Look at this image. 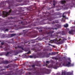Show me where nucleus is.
<instances>
[{"mask_svg":"<svg viewBox=\"0 0 75 75\" xmlns=\"http://www.w3.org/2000/svg\"><path fill=\"white\" fill-rule=\"evenodd\" d=\"M40 62L36 61L35 62V65H29L28 66L29 67H31L32 68H28V71H33L31 72H28L26 74L30 75H41L42 74H45L46 72V71H48V69L45 68H43V69L45 70V71H42L39 72V68L37 67L35 68V66H37V67H41V64H40Z\"/></svg>","mask_w":75,"mask_h":75,"instance_id":"f257e3e1","label":"nucleus"},{"mask_svg":"<svg viewBox=\"0 0 75 75\" xmlns=\"http://www.w3.org/2000/svg\"><path fill=\"white\" fill-rule=\"evenodd\" d=\"M6 3L9 4V6L8 8H9V9H10V8H13V6L14 7L15 6L16 7V6H19V5L18 4L13 5V4H14V3H11L9 1H5L1 2V4L0 5V7H5L6 4Z\"/></svg>","mask_w":75,"mask_h":75,"instance_id":"f03ea898","label":"nucleus"},{"mask_svg":"<svg viewBox=\"0 0 75 75\" xmlns=\"http://www.w3.org/2000/svg\"><path fill=\"white\" fill-rule=\"evenodd\" d=\"M17 11H18L17 10V9L12 11L11 10V9L9 10L8 12H7L3 11L2 12V17H7V16L18 15V14H19V13H16V12H17Z\"/></svg>","mask_w":75,"mask_h":75,"instance_id":"7ed1b4c3","label":"nucleus"},{"mask_svg":"<svg viewBox=\"0 0 75 75\" xmlns=\"http://www.w3.org/2000/svg\"><path fill=\"white\" fill-rule=\"evenodd\" d=\"M61 64V63L59 62H56V64L54 65V66L52 64H50L48 66L47 68H53L54 69H57L58 68V67L59 66H60Z\"/></svg>","mask_w":75,"mask_h":75,"instance_id":"20e7f679","label":"nucleus"},{"mask_svg":"<svg viewBox=\"0 0 75 75\" xmlns=\"http://www.w3.org/2000/svg\"><path fill=\"white\" fill-rule=\"evenodd\" d=\"M37 55H38L39 56H42V58H44L45 57L47 58L49 57V55L48 54L47 52H43L42 53L38 52L37 54Z\"/></svg>","mask_w":75,"mask_h":75,"instance_id":"39448f33","label":"nucleus"},{"mask_svg":"<svg viewBox=\"0 0 75 75\" xmlns=\"http://www.w3.org/2000/svg\"><path fill=\"white\" fill-rule=\"evenodd\" d=\"M61 34L62 35H65V32L64 31H63L62 32H57L55 33L54 34L53 36L54 37H56V38H58V34Z\"/></svg>","mask_w":75,"mask_h":75,"instance_id":"423d86ee","label":"nucleus"},{"mask_svg":"<svg viewBox=\"0 0 75 75\" xmlns=\"http://www.w3.org/2000/svg\"><path fill=\"white\" fill-rule=\"evenodd\" d=\"M54 33V31L53 30H50L49 32L46 31V33L45 32L43 33L42 35L43 34H45V33L48 35L49 36H50V37H52V33Z\"/></svg>","mask_w":75,"mask_h":75,"instance_id":"0eeeda50","label":"nucleus"},{"mask_svg":"<svg viewBox=\"0 0 75 75\" xmlns=\"http://www.w3.org/2000/svg\"><path fill=\"white\" fill-rule=\"evenodd\" d=\"M72 3L69 4H67V6L69 5V7H72L73 6H75V0H72Z\"/></svg>","mask_w":75,"mask_h":75,"instance_id":"6e6552de","label":"nucleus"},{"mask_svg":"<svg viewBox=\"0 0 75 75\" xmlns=\"http://www.w3.org/2000/svg\"><path fill=\"white\" fill-rule=\"evenodd\" d=\"M4 51H8L10 50L9 45L7 44H6L5 47L4 48Z\"/></svg>","mask_w":75,"mask_h":75,"instance_id":"1a4fd4ad","label":"nucleus"},{"mask_svg":"<svg viewBox=\"0 0 75 75\" xmlns=\"http://www.w3.org/2000/svg\"><path fill=\"white\" fill-rule=\"evenodd\" d=\"M28 24V23L25 21L23 22L22 21L21 22V24L23 25H27Z\"/></svg>","mask_w":75,"mask_h":75,"instance_id":"9d476101","label":"nucleus"},{"mask_svg":"<svg viewBox=\"0 0 75 75\" xmlns=\"http://www.w3.org/2000/svg\"><path fill=\"white\" fill-rule=\"evenodd\" d=\"M61 39H58L57 38H56V39L54 40H51L50 41V43H52L54 41H57V42H58V41H59L60 40H61Z\"/></svg>","mask_w":75,"mask_h":75,"instance_id":"9b49d317","label":"nucleus"},{"mask_svg":"<svg viewBox=\"0 0 75 75\" xmlns=\"http://www.w3.org/2000/svg\"><path fill=\"white\" fill-rule=\"evenodd\" d=\"M55 18H56L55 17H51V16H50L49 18H48L47 19L48 20V21H52V20H53L54 19H55Z\"/></svg>","mask_w":75,"mask_h":75,"instance_id":"f8f14e48","label":"nucleus"},{"mask_svg":"<svg viewBox=\"0 0 75 75\" xmlns=\"http://www.w3.org/2000/svg\"><path fill=\"white\" fill-rule=\"evenodd\" d=\"M9 75H17L16 73H14L12 70L9 71Z\"/></svg>","mask_w":75,"mask_h":75,"instance_id":"ddd939ff","label":"nucleus"},{"mask_svg":"<svg viewBox=\"0 0 75 75\" xmlns=\"http://www.w3.org/2000/svg\"><path fill=\"white\" fill-rule=\"evenodd\" d=\"M23 47H24L23 45L22 46H18L17 47H15V48L16 49H17V48H21L22 50H24V48H23Z\"/></svg>","mask_w":75,"mask_h":75,"instance_id":"4468645a","label":"nucleus"},{"mask_svg":"<svg viewBox=\"0 0 75 75\" xmlns=\"http://www.w3.org/2000/svg\"><path fill=\"white\" fill-rule=\"evenodd\" d=\"M70 64H71V62H68L66 64H64V65L65 66V67H70Z\"/></svg>","mask_w":75,"mask_h":75,"instance_id":"2eb2a0df","label":"nucleus"},{"mask_svg":"<svg viewBox=\"0 0 75 75\" xmlns=\"http://www.w3.org/2000/svg\"><path fill=\"white\" fill-rule=\"evenodd\" d=\"M75 32V30H71L69 32V34H74V32Z\"/></svg>","mask_w":75,"mask_h":75,"instance_id":"dca6fc26","label":"nucleus"},{"mask_svg":"<svg viewBox=\"0 0 75 75\" xmlns=\"http://www.w3.org/2000/svg\"><path fill=\"white\" fill-rule=\"evenodd\" d=\"M13 65L12 64H9L8 65V66H4V68H8L9 67H13Z\"/></svg>","mask_w":75,"mask_h":75,"instance_id":"f3484780","label":"nucleus"},{"mask_svg":"<svg viewBox=\"0 0 75 75\" xmlns=\"http://www.w3.org/2000/svg\"><path fill=\"white\" fill-rule=\"evenodd\" d=\"M9 63V61H8L7 60H6L5 61L3 60V64H8Z\"/></svg>","mask_w":75,"mask_h":75,"instance_id":"a211bd4d","label":"nucleus"},{"mask_svg":"<svg viewBox=\"0 0 75 75\" xmlns=\"http://www.w3.org/2000/svg\"><path fill=\"white\" fill-rule=\"evenodd\" d=\"M7 24L6 23H1V22L0 21V26H4V25H7Z\"/></svg>","mask_w":75,"mask_h":75,"instance_id":"6ab92c4d","label":"nucleus"},{"mask_svg":"<svg viewBox=\"0 0 75 75\" xmlns=\"http://www.w3.org/2000/svg\"><path fill=\"white\" fill-rule=\"evenodd\" d=\"M55 26L57 28H61V25L59 24H57L55 25Z\"/></svg>","mask_w":75,"mask_h":75,"instance_id":"aec40b11","label":"nucleus"},{"mask_svg":"<svg viewBox=\"0 0 75 75\" xmlns=\"http://www.w3.org/2000/svg\"><path fill=\"white\" fill-rule=\"evenodd\" d=\"M44 14L46 15L44 16V17L45 18H46V17H48V15H47V14H48V12H45Z\"/></svg>","mask_w":75,"mask_h":75,"instance_id":"412c9836","label":"nucleus"},{"mask_svg":"<svg viewBox=\"0 0 75 75\" xmlns=\"http://www.w3.org/2000/svg\"><path fill=\"white\" fill-rule=\"evenodd\" d=\"M37 35H38V32H36V33H34V34L33 35V37L34 38L36 37Z\"/></svg>","mask_w":75,"mask_h":75,"instance_id":"4be33fe9","label":"nucleus"},{"mask_svg":"<svg viewBox=\"0 0 75 75\" xmlns=\"http://www.w3.org/2000/svg\"><path fill=\"white\" fill-rule=\"evenodd\" d=\"M48 29L49 30H55V29L56 30H57V28H51V27H49L48 28Z\"/></svg>","mask_w":75,"mask_h":75,"instance_id":"5701e85b","label":"nucleus"},{"mask_svg":"<svg viewBox=\"0 0 75 75\" xmlns=\"http://www.w3.org/2000/svg\"><path fill=\"white\" fill-rule=\"evenodd\" d=\"M66 3V1L65 0H63L61 1V4H65Z\"/></svg>","mask_w":75,"mask_h":75,"instance_id":"b1692460","label":"nucleus"},{"mask_svg":"<svg viewBox=\"0 0 75 75\" xmlns=\"http://www.w3.org/2000/svg\"><path fill=\"white\" fill-rule=\"evenodd\" d=\"M59 44H63L64 43V41L62 40L59 41L58 42Z\"/></svg>","mask_w":75,"mask_h":75,"instance_id":"393cba45","label":"nucleus"},{"mask_svg":"<svg viewBox=\"0 0 75 75\" xmlns=\"http://www.w3.org/2000/svg\"><path fill=\"white\" fill-rule=\"evenodd\" d=\"M14 51L16 55H17L18 52H18V50H15Z\"/></svg>","mask_w":75,"mask_h":75,"instance_id":"a878e982","label":"nucleus"},{"mask_svg":"<svg viewBox=\"0 0 75 75\" xmlns=\"http://www.w3.org/2000/svg\"><path fill=\"white\" fill-rule=\"evenodd\" d=\"M45 50L46 51H51L50 50V49L49 48V47H46L45 48Z\"/></svg>","mask_w":75,"mask_h":75,"instance_id":"bb28decb","label":"nucleus"},{"mask_svg":"<svg viewBox=\"0 0 75 75\" xmlns=\"http://www.w3.org/2000/svg\"><path fill=\"white\" fill-rule=\"evenodd\" d=\"M10 35H11V37H14V36H15V35H16V34L14 33L12 34H10Z\"/></svg>","mask_w":75,"mask_h":75,"instance_id":"cd10ccee","label":"nucleus"},{"mask_svg":"<svg viewBox=\"0 0 75 75\" xmlns=\"http://www.w3.org/2000/svg\"><path fill=\"white\" fill-rule=\"evenodd\" d=\"M54 23H55V22H54V21H53L51 23H50V22H47V23L49 24H54Z\"/></svg>","mask_w":75,"mask_h":75,"instance_id":"c85d7f7f","label":"nucleus"},{"mask_svg":"<svg viewBox=\"0 0 75 75\" xmlns=\"http://www.w3.org/2000/svg\"><path fill=\"white\" fill-rule=\"evenodd\" d=\"M30 50V48H27L25 50V51H26V52H27L28 51Z\"/></svg>","mask_w":75,"mask_h":75,"instance_id":"c756f323","label":"nucleus"},{"mask_svg":"<svg viewBox=\"0 0 75 75\" xmlns=\"http://www.w3.org/2000/svg\"><path fill=\"white\" fill-rule=\"evenodd\" d=\"M30 52H31V51L30 50L28 51V52L27 53H25V56H26L27 54H30Z\"/></svg>","mask_w":75,"mask_h":75,"instance_id":"7c9ffc66","label":"nucleus"},{"mask_svg":"<svg viewBox=\"0 0 75 75\" xmlns=\"http://www.w3.org/2000/svg\"><path fill=\"white\" fill-rule=\"evenodd\" d=\"M64 27L66 28L68 27V24H66L65 25H64Z\"/></svg>","mask_w":75,"mask_h":75,"instance_id":"2f4dec72","label":"nucleus"},{"mask_svg":"<svg viewBox=\"0 0 75 75\" xmlns=\"http://www.w3.org/2000/svg\"><path fill=\"white\" fill-rule=\"evenodd\" d=\"M50 62L51 64H55V62L54 61L52 60H51Z\"/></svg>","mask_w":75,"mask_h":75,"instance_id":"473e14b6","label":"nucleus"},{"mask_svg":"<svg viewBox=\"0 0 75 75\" xmlns=\"http://www.w3.org/2000/svg\"><path fill=\"white\" fill-rule=\"evenodd\" d=\"M3 64V60H0V64Z\"/></svg>","mask_w":75,"mask_h":75,"instance_id":"72a5a7b5","label":"nucleus"},{"mask_svg":"<svg viewBox=\"0 0 75 75\" xmlns=\"http://www.w3.org/2000/svg\"><path fill=\"white\" fill-rule=\"evenodd\" d=\"M9 54H11V53L8 52L6 54V56H7V55H8Z\"/></svg>","mask_w":75,"mask_h":75,"instance_id":"f704fd0d","label":"nucleus"},{"mask_svg":"<svg viewBox=\"0 0 75 75\" xmlns=\"http://www.w3.org/2000/svg\"><path fill=\"white\" fill-rule=\"evenodd\" d=\"M55 23H59V22L58 21V20H55Z\"/></svg>","mask_w":75,"mask_h":75,"instance_id":"c9c22d12","label":"nucleus"},{"mask_svg":"<svg viewBox=\"0 0 75 75\" xmlns=\"http://www.w3.org/2000/svg\"><path fill=\"white\" fill-rule=\"evenodd\" d=\"M27 2H29V1L28 0H25V1H24V3H27Z\"/></svg>","mask_w":75,"mask_h":75,"instance_id":"e433bc0d","label":"nucleus"},{"mask_svg":"<svg viewBox=\"0 0 75 75\" xmlns=\"http://www.w3.org/2000/svg\"><path fill=\"white\" fill-rule=\"evenodd\" d=\"M55 53L54 52H52V53H51V55H55Z\"/></svg>","mask_w":75,"mask_h":75,"instance_id":"4c0bfd02","label":"nucleus"},{"mask_svg":"<svg viewBox=\"0 0 75 75\" xmlns=\"http://www.w3.org/2000/svg\"><path fill=\"white\" fill-rule=\"evenodd\" d=\"M62 17L63 18H64L65 19L66 18V16H64V15H63V14Z\"/></svg>","mask_w":75,"mask_h":75,"instance_id":"58836bf2","label":"nucleus"},{"mask_svg":"<svg viewBox=\"0 0 75 75\" xmlns=\"http://www.w3.org/2000/svg\"><path fill=\"white\" fill-rule=\"evenodd\" d=\"M17 2H21L22 1V0H16Z\"/></svg>","mask_w":75,"mask_h":75,"instance_id":"ea45409f","label":"nucleus"},{"mask_svg":"<svg viewBox=\"0 0 75 75\" xmlns=\"http://www.w3.org/2000/svg\"><path fill=\"white\" fill-rule=\"evenodd\" d=\"M35 52H37L38 51H40V50H38V49H37L36 50H35Z\"/></svg>","mask_w":75,"mask_h":75,"instance_id":"a19ab883","label":"nucleus"},{"mask_svg":"<svg viewBox=\"0 0 75 75\" xmlns=\"http://www.w3.org/2000/svg\"><path fill=\"white\" fill-rule=\"evenodd\" d=\"M29 57L30 58H33V56H29Z\"/></svg>","mask_w":75,"mask_h":75,"instance_id":"79ce46f5","label":"nucleus"},{"mask_svg":"<svg viewBox=\"0 0 75 75\" xmlns=\"http://www.w3.org/2000/svg\"><path fill=\"white\" fill-rule=\"evenodd\" d=\"M46 64H49L50 63V62H49V61H47L46 62Z\"/></svg>","mask_w":75,"mask_h":75,"instance_id":"37998d69","label":"nucleus"},{"mask_svg":"<svg viewBox=\"0 0 75 75\" xmlns=\"http://www.w3.org/2000/svg\"><path fill=\"white\" fill-rule=\"evenodd\" d=\"M74 66V64H71L70 63V67H73Z\"/></svg>","mask_w":75,"mask_h":75,"instance_id":"c03bdc74","label":"nucleus"},{"mask_svg":"<svg viewBox=\"0 0 75 75\" xmlns=\"http://www.w3.org/2000/svg\"><path fill=\"white\" fill-rule=\"evenodd\" d=\"M55 4H56V3H55L53 4V5L54 6L53 7H52V8H54V7H55Z\"/></svg>","mask_w":75,"mask_h":75,"instance_id":"a18cd8bd","label":"nucleus"},{"mask_svg":"<svg viewBox=\"0 0 75 75\" xmlns=\"http://www.w3.org/2000/svg\"><path fill=\"white\" fill-rule=\"evenodd\" d=\"M5 35H3L2 36V38H5Z\"/></svg>","mask_w":75,"mask_h":75,"instance_id":"49530a36","label":"nucleus"},{"mask_svg":"<svg viewBox=\"0 0 75 75\" xmlns=\"http://www.w3.org/2000/svg\"><path fill=\"white\" fill-rule=\"evenodd\" d=\"M68 13V12H65L63 13V15H64V14H67Z\"/></svg>","mask_w":75,"mask_h":75,"instance_id":"de8ad7c7","label":"nucleus"},{"mask_svg":"<svg viewBox=\"0 0 75 75\" xmlns=\"http://www.w3.org/2000/svg\"><path fill=\"white\" fill-rule=\"evenodd\" d=\"M66 40H67V39L65 38H64L63 40H62L63 41H65Z\"/></svg>","mask_w":75,"mask_h":75,"instance_id":"09e8293b","label":"nucleus"},{"mask_svg":"<svg viewBox=\"0 0 75 75\" xmlns=\"http://www.w3.org/2000/svg\"><path fill=\"white\" fill-rule=\"evenodd\" d=\"M53 2L54 3H57V1H55V0H54L53 1Z\"/></svg>","mask_w":75,"mask_h":75,"instance_id":"8fccbe9b","label":"nucleus"},{"mask_svg":"<svg viewBox=\"0 0 75 75\" xmlns=\"http://www.w3.org/2000/svg\"><path fill=\"white\" fill-rule=\"evenodd\" d=\"M39 32L41 33H42V30H39Z\"/></svg>","mask_w":75,"mask_h":75,"instance_id":"3c124183","label":"nucleus"},{"mask_svg":"<svg viewBox=\"0 0 75 75\" xmlns=\"http://www.w3.org/2000/svg\"><path fill=\"white\" fill-rule=\"evenodd\" d=\"M8 30L7 29H6L5 30V31H8Z\"/></svg>","mask_w":75,"mask_h":75,"instance_id":"603ef678","label":"nucleus"},{"mask_svg":"<svg viewBox=\"0 0 75 75\" xmlns=\"http://www.w3.org/2000/svg\"><path fill=\"white\" fill-rule=\"evenodd\" d=\"M55 57H52V59H54Z\"/></svg>","mask_w":75,"mask_h":75,"instance_id":"864d4df0","label":"nucleus"},{"mask_svg":"<svg viewBox=\"0 0 75 75\" xmlns=\"http://www.w3.org/2000/svg\"><path fill=\"white\" fill-rule=\"evenodd\" d=\"M52 47L54 48H55V46L54 45H51Z\"/></svg>","mask_w":75,"mask_h":75,"instance_id":"5fc2aeb1","label":"nucleus"},{"mask_svg":"<svg viewBox=\"0 0 75 75\" xmlns=\"http://www.w3.org/2000/svg\"><path fill=\"white\" fill-rule=\"evenodd\" d=\"M3 48V46L2 45H1L0 46V48Z\"/></svg>","mask_w":75,"mask_h":75,"instance_id":"6e6d98bb","label":"nucleus"},{"mask_svg":"<svg viewBox=\"0 0 75 75\" xmlns=\"http://www.w3.org/2000/svg\"><path fill=\"white\" fill-rule=\"evenodd\" d=\"M25 28V27L24 26V27H21L20 28Z\"/></svg>","mask_w":75,"mask_h":75,"instance_id":"4d7b16f0","label":"nucleus"},{"mask_svg":"<svg viewBox=\"0 0 75 75\" xmlns=\"http://www.w3.org/2000/svg\"><path fill=\"white\" fill-rule=\"evenodd\" d=\"M1 45H4V43H3V42H1Z\"/></svg>","mask_w":75,"mask_h":75,"instance_id":"13d9d810","label":"nucleus"},{"mask_svg":"<svg viewBox=\"0 0 75 75\" xmlns=\"http://www.w3.org/2000/svg\"><path fill=\"white\" fill-rule=\"evenodd\" d=\"M62 21H63V22H65V20H62Z\"/></svg>","mask_w":75,"mask_h":75,"instance_id":"bf43d9fd","label":"nucleus"},{"mask_svg":"<svg viewBox=\"0 0 75 75\" xmlns=\"http://www.w3.org/2000/svg\"><path fill=\"white\" fill-rule=\"evenodd\" d=\"M49 55H51V53H49Z\"/></svg>","mask_w":75,"mask_h":75,"instance_id":"052dcab7","label":"nucleus"},{"mask_svg":"<svg viewBox=\"0 0 75 75\" xmlns=\"http://www.w3.org/2000/svg\"><path fill=\"white\" fill-rule=\"evenodd\" d=\"M35 10H37V7L35 6Z\"/></svg>","mask_w":75,"mask_h":75,"instance_id":"680f3d73","label":"nucleus"},{"mask_svg":"<svg viewBox=\"0 0 75 75\" xmlns=\"http://www.w3.org/2000/svg\"><path fill=\"white\" fill-rule=\"evenodd\" d=\"M5 69H1V71H3V70H4Z\"/></svg>","mask_w":75,"mask_h":75,"instance_id":"e2e57ef3","label":"nucleus"},{"mask_svg":"<svg viewBox=\"0 0 75 75\" xmlns=\"http://www.w3.org/2000/svg\"><path fill=\"white\" fill-rule=\"evenodd\" d=\"M5 29V27H4L3 28H2V30H4Z\"/></svg>","mask_w":75,"mask_h":75,"instance_id":"0e129e2a","label":"nucleus"},{"mask_svg":"<svg viewBox=\"0 0 75 75\" xmlns=\"http://www.w3.org/2000/svg\"><path fill=\"white\" fill-rule=\"evenodd\" d=\"M54 59H55V60H57V58L56 57H55Z\"/></svg>","mask_w":75,"mask_h":75,"instance_id":"69168bd1","label":"nucleus"},{"mask_svg":"<svg viewBox=\"0 0 75 75\" xmlns=\"http://www.w3.org/2000/svg\"><path fill=\"white\" fill-rule=\"evenodd\" d=\"M0 55H3V54H2L1 53H0Z\"/></svg>","mask_w":75,"mask_h":75,"instance_id":"338daca9","label":"nucleus"},{"mask_svg":"<svg viewBox=\"0 0 75 75\" xmlns=\"http://www.w3.org/2000/svg\"><path fill=\"white\" fill-rule=\"evenodd\" d=\"M48 45H51H51H52L50 44H48Z\"/></svg>","mask_w":75,"mask_h":75,"instance_id":"774afa93","label":"nucleus"}]
</instances>
